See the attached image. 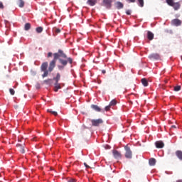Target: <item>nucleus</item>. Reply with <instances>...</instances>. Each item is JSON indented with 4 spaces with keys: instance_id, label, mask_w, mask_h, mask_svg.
<instances>
[{
    "instance_id": "nucleus-1",
    "label": "nucleus",
    "mask_w": 182,
    "mask_h": 182,
    "mask_svg": "<svg viewBox=\"0 0 182 182\" xmlns=\"http://www.w3.org/2000/svg\"><path fill=\"white\" fill-rule=\"evenodd\" d=\"M58 59L61 64V65H58L59 70H63V69H65V67L67 66L68 63H70V65H72V63H73V59H72V58H68V55L65 54L63 50H58V53H55L53 54V59L50 62L49 66L48 62H44L41 64V72H43V74L42 75L43 78L48 77V76H49V73L53 72V69H55V68L56 67V60Z\"/></svg>"
},
{
    "instance_id": "nucleus-2",
    "label": "nucleus",
    "mask_w": 182,
    "mask_h": 182,
    "mask_svg": "<svg viewBox=\"0 0 182 182\" xmlns=\"http://www.w3.org/2000/svg\"><path fill=\"white\" fill-rule=\"evenodd\" d=\"M166 4H168L169 6H173L175 11H178V9L181 6L179 2L175 3L174 1H171V0H168V1H166Z\"/></svg>"
},
{
    "instance_id": "nucleus-3",
    "label": "nucleus",
    "mask_w": 182,
    "mask_h": 182,
    "mask_svg": "<svg viewBox=\"0 0 182 182\" xmlns=\"http://www.w3.org/2000/svg\"><path fill=\"white\" fill-rule=\"evenodd\" d=\"M124 150L126 159H132L133 154L132 152V150L130 149V147H129V146H126L124 147Z\"/></svg>"
},
{
    "instance_id": "nucleus-4",
    "label": "nucleus",
    "mask_w": 182,
    "mask_h": 182,
    "mask_svg": "<svg viewBox=\"0 0 182 182\" xmlns=\"http://www.w3.org/2000/svg\"><path fill=\"white\" fill-rule=\"evenodd\" d=\"M92 126L94 127H99L102 123H103V119H91Z\"/></svg>"
},
{
    "instance_id": "nucleus-5",
    "label": "nucleus",
    "mask_w": 182,
    "mask_h": 182,
    "mask_svg": "<svg viewBox=\"0 0 182 182\" xmlns=\"http://www.w3.org/2000/svg\"><path fill=\"white\" fill-rule=\"evenodd\" d=\"M102 6H106L107 9L112 8V0H103Z\"/></svg>"
},
{
    "instance_id": "nucleus-6",
    "label": "nucleus",
    "mask_w": 182,
    "mask_h": 182,
    "mask_svg": "<svg viewBox=\"0 0 182 182\" xmlns=\"http://www.w3.org/2000/svg\"><path fill=\"white\" fill-rule=\"evenodd\" d=\"M182 21L178 18H175L171 21V24L173 26H181Z\"/></svg>"
},
{
    "instance_id": "nucleus-7",
    "label": "nucleus",
    "mask_w": 182,
    "mask_h": 182,
    "mask_svg": "<svg viewBox=\"0 0 182 182\" xmlns=\"http://www.w3.org/2000/svg\"><path fill=\"white\" fill-rule=\"evenodd\" d=\"M155 146L156 149H163V147H164V142L162 141H157L155 142Z\"/></svg>"
},
{
    "instance_id": "nucleus-8",
    "label": "nucleus",
    "mask_w": 182,
    "mask_h": 182,
    "mask_svg": "<svg viewBox=\"0 0 182 182\" xmlns=\"http://www.w3.org/2000/svg\"><path fill=\"white\" fill-rule=\"evenodd\" d=\"M149 59H155L156 60H159L160 59V54L159 53H152L149 56Z\"/></svg>"
},
{
    "instance_id": "nucleus-9",
    "label": "nucleus",
    "mask_w": 182,
    "mask_h": 182,
    "mask_svg": "<svg viewBox=\"0 0 182 182\" xmlns=\"http://www.w3.org/2000/svg\"><path fill=\"white\" fill-rule=\"evenodd\" d=\"M112 154L114 159H122V154H120L117 150H114L112 151Z\"/></svg>"
},
{
    "instance_id": "nucleus-10",
    "label": "nucleus",
    "mask_w": 182,
    "mask_h": 182,
    "mask_svg": "<svg viewBox=\"0 0 182 182\" xmlns=\"http://www.w3.org/2000/svg\"><path fill=\"white\" fill-rule=\"evenodd\" d=\"M175 154H176V157L178 159V160L182 161V151L181 150H177L175 152Z\"/></svg>"
},
{
    "instance_id": "nucleus-11",
    "label": "nucleus",
    "mask_w": 182,
    "mask_h": 182,
    "mask_svg": "<svg viewBox=\"0 0 182 182\" xmlns=\"http://www.w3.org/2000/svg\"><path fill=\"white\" fill-rule=\"evenodd\" d=\"M147 38L149 41H153L154 39V34L151 33V31H148L147 32Z\"/></svg>"
},
{
    "instance_id": "nucleus-12",
    "label": "nucleus",
    "mask_w": 182,
    "mask_h": 182,
    "mask_svg": "<svg viewBox=\"0 0 182 182\" xmlns=\"http://www.w3.org/2000/svg\"><path fill=\"white\" fill-rule=\"evenodd\" d=\"M115 6L117 9H122V8L124 6L123 4L120 1H117L115 3Z\"/></svg>"
},
{
    "instance_id": "nucleus-13",
    "label": "nucleus",
    "mask_w": 182,
    "mask_h": 182,
    "mask_svg": "<svg viewBox=\"0 0 182 182\" xmlns=\"http://www.w3.org/2000/svg\"><path fill=\"white\" fill-rule=\"evenodd\" d=\"M141 82L143 86H144L145 87H146V86H149V81H147V79L142 78L141 80Z\"/></svg>"
},
{
    "instance_id": "nucleus-14",
    "label": "nucleus",
    "mask_w": 182,
    "mask_h": 182,
    "mask_svg": "<svg viewBox=\"0 0 182 182\" xmlns=\"http://www.w3.org/2000/svg\"><path fill=\"white\" fill-rule=\"evenodd\" d=\"M59 89H61L60 84H59V82H55L54 92H58Z\"/></svg>"
},
{
    "instance_id": "nucleus-15",
    "label": "nucleus",
    "mask_w": 182,
    "mask_h": 182,
    "mask_svg": "<svg viewBox=\"0 0 182 182\" xmlns=\"http://www.w3.org/2000/svg\"><path fill=\"white\" fill-rule=\"evenodd\" d=\"M149 166H156V159L151 158L149 160Z\"/></svg>"
},
{
    "instance_id": "nucleus-16",
    "label": "nucleus",
    "mask_w": 182,
    "mask_h": 182,
    "mask_svg": "<svg viewBox=\"0 0 182 182\" xmlns=\"http://www.w3.org/2000/svg\"><path fill=\"white\" fill-rule=\"evenodd\" d=\"M87 4L88 5H90V6H95L96 5V0H87Z\"/></svg>"
},
{
    "instance_id": "nucleus-17",
    "label": "nucleus",
    "mask_w": 182,
    "mask_h": 182,
    "mask_svg": "<svg viewBox=\"0 0 182 182\" xmlns=\"http://www.w3.org/2000/svg\"><path fill=\"white\" fill-rule=\"evenodd\" d=\"M53 80H55V82H59V80H60V73H58L56 76L53 78Z\"/></svg>"
},
{
    "instance_id": "nucleus-18",
    "label": "nucleus",
    "mask_w": 182,
    "mask_h": 182,
    "mask_svg": "<svg viewBox=\"0 0 182 182\" xmlns=\"http://www.w3.org/2000/svg\"><path fill=\"white\" fill-rule=\"evenodd\" d=\"M91 107L93 109V110H95V112H101L102 109H100V107L97 105H91Z\"/></svg>"
},
{
    "instance_id": "nucleus-19",
    "label": "nucleus",
    "mask_w": 182,
    "mask_h": 182,
    "mask_svg": "<svg viewBox=\"0 0 182 182\" xmlns=\"http://www.w3.org/2000/svg\"><path fill=\"white\" fill-rule=\"evenodd\" d=\"M18 5L19 8H23L25 6V1L23 0H18Z\"/></svg>"
},
{
    "instance_id": "nucleus-20",
    "label": "nucleus",
    "mask_w": 182,
    "mask_h": 182,
    "mask_svg": "<svg viewBox=\"0 0 182 182\" xmlns=\"http://www.w3.org/2000/svg\"><path fill=\"white\" fill-rule=\"evenodd\" d=\"M17 147L19 148V151H21V153H22V154L25 153V149L23 145L18 144Z\"/></svg>"
},
{
    "instance_id": "nucleus-21",
    "label": "nucleus",
    "mask_w": 182,
    "mask_h": 182,
    "mask_svg": "<svg viewBox=\"0 0 182 182\" xmlns=\"http://www.w3.org/2000/svg\"><path fill=\"white\" fill-rule=\"evenodd\" d=\"M25 31H29L31 29V23H26L24 26Z\"/></svg>"
},
{
    "instance_id": "nucleus-22",
    "label": "nucleus",
    "mask_w": 182,
    "mask_h": 182,
    "mask_svg": "<svg viewBox=\"0 0 182 182\" xmlns=\"http://www.w3.org/2000/svg\"><path fill=\"white\" fill-rule=\"evenodd\" d=\"M37 33H42V32L43 31V28L42 27H38L36 29Z\"/></svg>"
},
{
    "instance_id": "nucleus-23",
    "label": "nucleus",
    "mask_w": 182,
    "mask_h": 182,
    "mask_svg": "<svg viewBox=\"0 0 182 182\" xmlns=\"http://www.w3.org/2000/svg\"><path fill=\"white\" fill-rule=\"evenodd\" d=\"M116 105H117V102L116 101V100H112L110 102H109V106H116Z\"/></svg>"
},
{
    "instance_id": "nucleus-24",
    "label": "nucleus",
    "mask_w": 182,
    "mask_h": 182,
    "mask_svg": "<svg viewBox=\"0 0 182 182\" xmlns=\"http://www.w3.org/2000/svg\"><path fill=\"white\" fill-rule=\"evenodd\" d=\"M53 32H54L55 33L58 34V33H60V29L58 28H53Z\"/></svg>"
},
{
    "instance_id": "nucleus-25",
    "label": "nucleus",
    "mask_w": 182,
    "mask_h": 182,
    "mask_svg": "<svg viewBox=\"0 0 182 182\" xmlns=\"http://www.w3.org/2000/svg\"><path fill=\"white\" fill-rule=\"evenodd\" d=\"M44 83H46V85H52V79H47L45 80Z\"/></svg>"
},
{
    "instance_id": "nucleus-26",
    "label": "nucleus",
    "mask_w": 182,
    "mask_h": 182,
    "mask_svg": "<svg viewBox=\"0 0 182 182\" xmlns=\"http://www.w3.org/2000/svg\"><path fill=\"white\" fill-rule=\"evenodd\" d=\"M138 2L141 8H143L144 6V0H138Z\"/></svg>"
},
{
    "instance_id": "nucleus-27",
    "label": "nucleus",
    "mask_w": 182,
    "mask_h": 182,
    "mask_svg": "<svg viewBox=\"0 0 182 182\" xmlns=\"http://www.w3.org/2000/svg\"><path fill=\"white\" fill-rule=\"evenodd\" d=\"M174 90H175V92H178V91L181 90V86L177 85V86L174 87Z\"/></svg>"
},
{
    "instance_id": "nucleus-28",
    "label": "nucleus",
    "mask_w": 182,
    "mask_h": 182,
    "mask_svg": "<svg viewBox=\"0 0 182 182\" xmlns=\"http://www.w3.org/2000/svg\"><path fill=\"white\" fill-rule=\"evenodd\" d=\"M48 112H49V113H52V114H53L54 116H58V112H56L55 111H52L50 109H48Z\"/></svg>"
},
{
    "instance_id": "nucleus-29",
    "label": "nucleus",
    "mask_w": 182,
    "mask_h": 182,
    "mask_svg": "<svg viewBox=\"0 0 182 182\" xmlns=\"http://www.w3.org/2000/svg\"><path fill=\"white\" fill-rule=\"evenodd\" d=\"M9 92H10L11 95H15V90L14 89L10 88Z\"/></svg>"
},
{
    "instance_id": "nucleus-30",
    "label": "nucleus",
    "mask_w": 182,
    "mask_h": 182,
    "mask_svg": "<svg viewBox=\"0 0 182 182\" xmlns=\"http://www.w3.org/2000/svg\"><path fill=\"white\" fill-rule=\"evenodd\" d=\"M110 107H111V105H107V106H106V107H105V111H106V112H109V110H110Z\"/></svg>"
},
{
    "instance_id": "nucleus-31",
    "label": "nucleus",
    "mask_w": 182,
    "mask_h": 182,
    "mask_svg": "<svg viewBox=\"0 0 182 182\" xmlns=\"http://www.w3.org/2000/svg\"><path fill=\"white\" fill-rule=\"evenodd\" d=\"M127 2H129V4H133L134 2H136V0H126Z\"/></svg>"
},
{
    "instance_id": "nucleus-32",
    "label": "nucleus",
    "mask_w": 182,
    "mask_h": 182,
    "mask_svg": "<svg viewBox=\"0 0 182 182\" xmlns=\"http://www.w3.org/2000/svg\"><path fill=\"white\" fill-rule=\"evenodd\" d=\"M53 55V54L52 53L49 52V53H48L47 58H52V55Z\"/></svg>"
},
{
    "instance_id": "nucleus-33",
    "label": "nucleus",
    "mask_w": 182,
    "mask_h": 182,
    "mask_svg": "<svg viewBox=\"0 0 182 182\" xmlns=\"http://www.w3.org/2000/svg\"><path fill=\"white\" fill-rule=\"evenodd\" d=\"M0 9H4V4L2 1H0Z\"/></svg>"
},
{
    "instance_id": "nucleus-34",
    "label": "nucleus",
    "mask_w": 182,
    "mask_h": 182,
    "mask_svg": "<svg viewBox=\"0 0 182 182\" xmlns=\"http://www.w3.org/2000/svg\"><path fill=\"white\" fill-rule=\"evenodd\" d=\"M84 166L85 167H86V168H90V166L89 165H87V164L84 163Z\"/></svg>"
},
{
    "instance_id": "nucleus-35",
    "label": "nucleus",
    "mask_w": 182,
    "mask_h": 182,
    "mask_svg": "<svg viewBox=\"0 0 182 182\" xmlns=\"http://www.w3.org/2000/svg\"><path fill=\"white\" fill-rule=\"evenodd\" d=\"M126 14H127V15H131L132 14V11H130V10H127L126 11Z\"/></svg>"
},
{
    "instance_id": "nucleus-36",
    "label": "nucleus",
    "mask_w": 182,
    "mask_h": 182,
    "mask_svg": "<svg viewBox=\"0 0 182 182\" xmlns=\"http://www.w3.org/2000/svg\"><path fill=\"white\" fill-rule=\"evenodd\" d=\"M68 182H76V181L73 178H70L68 181Z\"/></svg>"
},
{
    "instance_id": "nucleus-37",
    "label": "nucleus",
    "mask_w": 182,
    "mask_h": 182,
    "mask_svg": "<svg viewBox=\"0 0 182 182\" xmlns=\"http://www.w3.org/2000/svg\"><path fill=\"white\" fill-rule=\"evenodd\" d=\"M177 128V127H176V125H172L171 126V129H176Z\"/></svg>"
},
{
    "instance_id": "nucleus-38",
    "label": "nucleus",
    "mask_w": 182,
    "mask_h": 182,
    "mask_svg": "<svg viewBox=\"0 0 182 182\" xmlns=\"http://www.w3.org/2000/svg\"><path fill=\"white\" fill-rule=\"evenodd\" d=\"M102 73H103V75H105V73H106V71L105 70H102Z\"/></svg>"
},
{
    "instance_id": "nucleus-39",
    "label": "nucleus",
    "mask_w": 182,
    "mask_h": 182,
    "mask_svg": "<svg viewBox=\"0 0 182 182\" xmlns=\"http://www.w3.org/2000/svg\"><path fill=\"white\" fill-rule=\"evenodd\" d=\"M32 140H33V141H36V137L33 138Z\"/></svg>"
},
{
    "instance_id": "nucleus-40",
    "label": "nucleus",
    "mask_w": 182,
    "mask_h": 182,
    "mask_svg": "<svg viewBox=\"0 0 182 182\" xmlns=\"http://www.w3.org/2000/svg\"><path fill=\"white\" fill-rule=\"evenodd\" d=\"M107 149H110V146L107 145Z\"/></svg>"
},
{
    "instance_id": "nucleus-41",
    "label": "nucleus",
    "mask_w": 182,
    "mask_h": 182,
    "mask_svg": "<svg viewBox=\"0 0 182 182\" xmlns=\"http://www.w3.org/2000/svg\"><path fill=\"white\" fill-rule=\"evenodd\" d=\"M176 182H182V180H178Z\"/></svg>"
},
{
    "instance_id": "nucleus-42",
    "label": "nucleus",
    "mask_w": 182,
    "mask_h": 182,
    "mask_svg": "<svg viewBox=\"0 0 182 182\" xmlns=\"http://www.w3.org/2000/svg\"><path fill=\"white\" fill-rule=\"evenodd\" d=\"M171 1H174V0H171ZM166 1H168V0H166Z\"/></svg>"
}]
</instances>
